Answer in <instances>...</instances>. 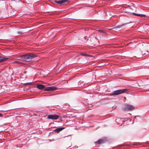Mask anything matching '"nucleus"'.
I'll use <instances>...</instances> for the list:
<instances>
[{"instance_id":"f3484780","label":"nucleus","mask_w":149,"mask_h":149,"mask_svg":"<svg viewBox=\"0 0 149 149\" xmlns=\"http://www.w3.org/2000/svg\"><path fill=\"white\" fill-rule=\"evenodd\" d=\"M121 26H117V27H116V28H120V27Z\"/></svg>"},{"instance_id":"ddd939ff","label":"nucleus","mask_w":149,"mask_h":149,"mask_svg":"<svg viewBox=\"0 0 149 149\" xmlns=\"http://www.w3.org/2000/svg\"><path fill=\"white\" fill-rule=\"evenodd\" d=\"M18 34L19 35H21V34H22L23 33L21 32H18Z\"/></svg>"},{"instance_id":"dca6fc26","label":"nucleus","mask_w":149,"mask_h":149,"mask_svg":"<svg viewBox=\"0 0 149 149\" xmlns=\"http://www.w3.org/2000/svg\"><path fill=\"white\" fill-rule=\"evenodd\" d=\"M2 114L1 113H0V117H2Z\"/></svg>"},{"instance_id":"39448f33","label":"nucleus","mask_w":149,"mask_h":149,"mask_svg":"<svg viewBox=\"0 0 149 149\" xmlns=\"http://www.w3.org/2000/svg\"><path fill=\"white\" fill-rule=\"evenodd\" d=\"M59 116L58 115H48L47 117V118L48 119L57 120L59 118Z\"/></svg>"},{"instance_id":"4468645a","label":"nucleus","mask_w":149,"mask_h":149,"mask_svg":"<svg viewBox=\"0 0 149 149\" xmlns=\"http://www.w3.org/2000/svg\"><path fill=\"white\" fill-rule=\"evenodd\" d=\"M31 84V83H28L24 84Z\"/></svg>"},{"instance_id":"423d86ee","label":"nucleus","mask_w":149,"mask_h":149,"mask_svg":"<svg viewBox=\"0 0 149 149\" xmlns=\"http://www.w3.org/2000/svg\"><path fill=\"white\" fill-rule=\"evenodd\" d=\"M57 89V87L55 86L46 87L45 88V91H52Z\"/></svg>"},{"instance_id":"6e6552de","label":"nucleus","mask_w":149,"mask_h":149,"mask_svg":"<svg viewBox=\"0 0 149 149\" xmlns=\"http://www.w3.org/2000/svg\"><path fill=\"white\" fill-rule=\"evenodd\" d=\"M8 59V58H4L3 57L0 56V62L6 61Z\"/></svg>"},{"instance_id":"9b49d317","label":"nucleus","mask_w":149,"mask_h":149,"mask_svg":"<svg viewBox=\"0 0 149 149\" xmlns=\"http://www.w3.org/2000/svg\"><path fill=\"white\" fill-rule=\"evenodd\" d=\"M104 142L103 141L102 139H99L96 142V143L97 144H99L103 143Z\"/></svg>"},{"instance_id":"f03ea898","label":"nucleus","mask_w":149,"mask_h":149,"mask_svg":"<svg viewBox=\"0 0 149 149\" xmlns=\"http://www.w3.org/2000/svg\"><path fill=\"white\" fill-rule=\"evenodd\" d=\"M127 89H124L116 90L113 91L111 93V95H118L125 93L127 91Z\"/></svg>"},{"instance_id":"0eeeda50","label":"nucleus","mask_w":149,"mask_h":149,"mask_svg":"<svg viewBox=\"0 0 149 149\" xmlns=\"http://www.w3.org/2000/svg\"><path fill=\"white\" fill-rule=\"evenodd\" d=\"M37 87L38 88L41 90H44L45 91V88L44 86L42 84H38L37 86Z\"/></svg>"},{"instance_id":"7ed1b4c3","label":"nucleus","mask_w":149,"mask_h":149,"mask_svg":"<svg viewBox=\"0 0 149 149\" xmlns=\"http://www.w3.org/2000/svg\"><path fill=\"white\" fill-rule=\"evenodd\" d=\"M69 0H59L55 1V2L60 5H64L65 3H67L69 2Z\"/></svg>"},{"instance_id":"9d476101","label":"nucleus","mask_w":149,"mask_h":149,"mask_svg":"<svg viewBox=\"0 0 149 149\" xmlns=\"http://www.w3.org/2000/svg\"><path fill=\"white\" fill-rule=\"evenodd\" d=\"M132 14L134 15L141 17H145L146 16V15H144L141 14H137L135 13H132Z\"/></svg>"},{"instance_id":"20e7f679","label":"nucleus","mask_w":149,"mask_h":149,"mask_svg":"<svg viewBox=\"0 0 149 149\" xmlns=\"http://www.w3.org/2000/svg\"><path fill=\"white\" fill-rule=\"evenodd\" d=\"M134 109V107L132 106L127 104L125 105L124 110L125 111H129L133 110Z\"/></svg>"},{"instance_id":"f8f14e48","label":"nucleus","mask_w":149,"mask_h":149,"mask_svg":"<svg viewBox=\"0 0 149 149\" xmlns=\"http://www.w3.org/2000/svg\"><path fill=\"white\" fill-rule=\"evenodd\" d=\"M81 54L83 56H90L89 55H87V54H84V53H81Z\"/></svg>"},{"instance_id":"1a4fd4ad","label":"nucleus","mask_w":149,"mask_h":149,"mask_svg":"<svg viewBox=\"0 0 149 149\" xmlns=\"http://www.w3.org/2000/svg\"><path fill=\"white\" fill-rule=\"evenodd\" d=\"M65 128L64 127H61L57 128L54 130V131L58 133Z\"/></svg>"},{"instance_id":"2eb2a0df","label":"nucleus","mask_w":149,"mask_h":149,"mask_svg":"<svg viewBox=\"0 0 149 149\" xmlns=\"http://www.w3.org/2000/svg\"><path fill=\"white\" fill-rule=\"evenodd\" d=\"M100 31V32H102V33H103V32H104L103 31H102V30H99V31Z\"/></svg>"},{"instance_id":"f257e3e1","label":"nucleus","mask_w":149,"mask_h":149,"mask_svg":"<svg viewBox=\"0 0 149 149\" xmlns=\"http://www.w3.org/2000/svg\"><path fill=\"white\" fill-rule=\"evenodd\" d=\"M36 56L35 54L29 53L22 56L21 58L23 60L31 59Z\"/></svg>"}]
</instances>
